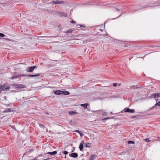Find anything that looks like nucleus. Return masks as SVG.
<instances>
[{
	"label": "nucleus",
	"instance_id": "nucleus-1",
	"mask_svg": "<svg viewBox=\"0 0 160 160\" xmlns=\"http://www.w3.org/2000/svg\"><path fill=\"white\" fill-rule=\"evenodd\" d=\"M10 88V87L8 84L5 83L3 85L0 86V93H2V91H8Z\"/></svg>",
	"mask_w": 160,
	"mask_h": 160
},
{
	"label": "nucleus",
	"instance_id": "nucleus-2",
	"mask_svg": "<svg viewBox=\"0 0 160 160\" xmlns=\"http://www.w3.org/2000/svg\"><path fill=\"white\" fill-rule=\"evenodd\" d=\"M13 86L15 88L18 89L24 88L25 87L24 85L21 84H14Z\"/></svg>",
	"mask_w": 160,
	"mask_h": 160
},
{
	"label": "nucleus",
	"instance_id": "nucleus-3",
	"mask_svg": "<svg viewBox=\"0 0 160 160\" xmlns=\"http://www.w3.org/2000/svg\"><path fill=\"white\" fill-rule=\"evenodd\" d=\"M37 67L36 66H33L28 67L27 68L26 70L28 72H32L33 71L34 69L37 68Z\"/></svg>",
	"mask_w": 160,
	"mask_h": 160
},
{
	"label": "nucleus",
	"instance_id": "nucleus-4",
	"mask_svg": "<svg viewBox=\"0 0 160 160\" xmlns=\"http://www.w3.org/2000/svg\"><path fill=\"white\" fill-rule=\"evenodd\" d=\"M125 110V112H128L129 113H134V110L132 109H131L129 108H125L123 110Z\"/></svg>",
	"mask_w": 160,
	"mask_h": 160
},
{
	"label": "nucleus",
	"instance_id": "nucleus-5",
	"mask_svg": "<svg viewBox=\"0 0 160 160\" xmlns=\"http://www.w3.org/2000/svg\"><path fill=\"white\" fill-rule=\"evenodd\" d=\"M84 140H82V141L80 143L79 147V148L80 150L81 151H83L82 149L83 148V145L84 144Z\"/></svg>",
	"mask_w": 160,
	"mask_h": 160
},
{
	"label": "nucleus",
	"instance_id": "nucleus-6",
	"mask_svg": "<svg viewBox=\"0 0 160 160\" xmlns=\"http://www.w3.org/2000/svg\"><path fill=\"white\" fill-rule=\"evenodd\" d=\"M69 156L74 158H76L78 157V154L76 152L72 153L69 154Z\"/></svg>",
	"mask_w": 160,
	"mask_h": 160
},
{
	"label": "nucleus",
	"instance_id": "nucleus-7",
	"mask_svg": "<svg viewBox=\"0 0 160 160\" xmlns=\"http://www.w3.org/2000/svg\"><path fill=\"white\" fill-rule=\"evenodd\" d=\"M51 3H53L55 4H59L63 3L64 2L62 1L56 0L55 1H53L52 2H51Z\"/></svg>",
	"mask_w": 160,
	"mask_h": 160
},
{
	"label": "nucleus",
	"instance_id": "nucleus-8",
	"mask_svg": "<svg viewBox=\"0 0 160 160\" xmlns=\"http://www.w3.org/2000/svg\"><path fill=\"white\" fill-rule=\"evenodd\" d=\"M40 76V74L39 73H37L36 74L32 75V74H29L27 75V76L28 77H39Z\"/></svg>",
	"mask_w": 160,
	"mask_h": 160
},
{
	"label": "nucleus",
	"instance_id": "nucleus-9",
	"mask_svg": "<svg viewBox=\"0 0 160 160\" xmlns=\"http://www.w3.org/2000/svg\"><path fill=\"white\" fill-rule=\"evenodd\" d=\"M96 156L94 154L91 155L89 157V160H93L94 159Z\"/></svg>",
	"mask_w": 160,
	"mask_h": 160
},
{
	"label": "nucleus",
	"instance_id": "nucleus-10",
	"mask_svg": "<svg viewBox=\"0 0 160 160\" xmlns=\"http://www.w3.org/2000/svg\"><path fill=\"white\" fill-rule=\"evenodd\" d=\"M60 14L62 16L66 17L67 16V14L66 13L63 12H59Z\"/></svg>",
	"mask_w": 160,
	"mask_h": 160
},
{
	"label": "nucleus",
	"instance_id": "nucleus-11",
	"mask_svg": "<svg viewBox=\"0 0 160 160\" xmlns=\"http://www.w3.org/2000/svg\"><path fill=\"white\" fill-rule=\"evenodd\" d=\"M61 94H63L65 95H68L70 93L68 91H61Z\"/></svg>",
	"mask_w": 160,
	"mask_h": 160
},
{
	"label": "nucleus",
	"instance_id": "nucleus-12",
	"mask_svg": "<svg viewBox=\"0 0 160 160\" xmlns=\"http://www.w3.org/2000/svg\"><path fill=\"white\" fill-rule=\"evenodd\" d=\"M57 153V152L56 151H54L52 152H47V154H49L51 155H55Z\"/></svg>",
	"mask_w": 160,
	"mask_h": 160
},
{
	"label": "nucleus",
	"instance_id": "nucleus-13",
	"mask_svg": "<svg viewBox=\"0 0 160 160\" xmlns=\"http://www.w3.org/2000/svg\"><path fill=\"white\" fill-rule=\"evenodd\" d=\"M54 93L55 94L59 95L61 94V91L60 90H56L54 91Z\"/></svg>",
	"mask_w": 160,
	"mask_h": 160
},
{
	"label": "nucleus",
	"instance_id": "nucleus-14",
	"mask_svg": "<svg viewBox=\"0 0 160 160\" xmlns=\"http://www.w3.org/2000/svg\"><path fill=\"white\" fill-rule=\"evenodd\" d=\"M91 143L87 142L84 144V146L86 148H89L91 146Z\"/></svg>",
	"mask_w": 160,
	"mask_h": 160
},
{
	"label": "nucleus",
	"instance_id": "nucleus-15",
	"mask_svg": "<svg viewBox=\"0 0 160 160\" xmlns=\"http://www.w3.org/2000/svg\"><path fill=\"white\" fill-rule=\"evenodd\" d=\"M68 114L70 115H73L74 114H78V112L75 111H69L68 112Z\"/></svg>",
	"mask_w": 160,
	"mask_h": 160
},
{
	"label": "nucleus",
	"instance_id": "nucleus-16",
	"mask_svg": "<svg viewBox=\"0 0 160 160\" xmlns=\"http://www.w3.org/2000/svg\"><path fill=\"white\" fill-rule=\"evenodd\" d=\"M152 96L154 98L160 97V94L159 93H157L153 94L152 95Z\"/></svg>",
	"mask_w": 160,
	"mask_h": 160
},
{
	"label": "nucleus",
	"instance_id": "nucleus-17",
	"mask_svg": "<svg viewBox=\"0 0 160 160\" xmlns=\"http://www.w3.org/2000/svg\"><path fill=\"white\" fill-rule=\"evenodd\" d=\"M88 105V103H84L81 104V105L82 107H84L85 109H87Z\"/></svg>",
	"mask_w": 160,
	"mask_h": 160
},
{
	"label": "nucleus",
	"instance_id": "nucleus-18",
	"mask_svg": "<svg viewBox=\"0 0 160 160\" xmlns=\"http://www.w3.org/2000/svg\"><path fill=\"white\" fill-rule=\"evenodd\" d=\"M75 132L78 133V134H80V136L81 137H82L83 135V134L81 133L80 132L79 130H75Z\"/></svg>",
	"mask_w": 160,
	"mask_h": 160
},
{
	"label": "nucleus",
	"instance_id": "nucleus-19",
	"mask_svg": "<svg viewBox=\"0 0 160 160\" xmlns=\"http://www.w3.org/2000/svg\"><path fill=\"white\" fill-rule=\"evenodd\" d=\"M73 31V30L72 29H70L69 30L66 31L65 32L66 33H71Z\"/></svg>",
	"mask_w": 160,
	"mask_h": 160
},
{
	"label": "nucleus",
	"instance_id": "nucleus-20",
	"mask_svg": "<svg viewBox=\"0 0 160 160\" xmlns=\"http://www.w3.org/2000/svg\"><path fill=\"white\" fill-rule=\"evenodd\" d=\"M11 109L10 108L6 110L5 111H4V112H10L11 111Z\"/></svg>",
	"mask_w": 160,
	"mask_h": 160
},
{
	"label": "nucleus",
	"instance_id": "nucleus-21",
	"mask_svg": "<svg viewBox=\"0 0 160 160\" xmlns=\"http://www.w3.org/2000/svg\"><path fill=\"white\" fill-rule=\"evenodd\" d=\"M128 144H134L135 143V142L133 141H129L128 142Z\"/></svg>",
	"mask_w": 160,
	"mask_h": 160
},
{
	"label": "nucleus",
	"instance_id": "nucleus-22",
	"mask_svg": "<svg viewBox=\"0 0 160 160\" xmlns=\"http://www.w3.org/2000/svg\"><path fill=\"white\" fill-rule=\"evenodd\" d=\"M138 116L135 115V116H132L131 117V118H132V119H133V118H138Z\"/></svg>",
	"mask_w": 160,
	"mask_h": 160
},
{
	"label": "nucleus",
	"instance_id": "nucleus-23",
	"mask_svg": "<svg viewBox=\"0 0 160 160\" xmlns=\"http://www.w3.org/2000/svg\"><path fill=\"white\" fill-rule=\"evenodd\" d=\"M157 105L160 106V101L155 104V106H156Z\"/></svg>",
	"mask_w": 160,
	"mask_h": 160
},
{
	"label": "nucleus",
	"instance_id": "nucleus-24",
	"mask_svg": "<svg viewBox=\"0 0 160 160\" xmlns=\"http://www.w3.org/2000/svg\"><path fill=\"white\" fill-rule=\"evenodd\" d=\"M39 126L41 128H44L45 127L42 124H40Z\"/></svg>",
	"mask_w": 160,
	"mask_h": 160
},
{
	"label": "nucleus",
	"instance_id": "nucleus-25",
	"mask_svg": "<svg viewBox=\"0 0 160 160\" xmlns=\"http://www.w3.org/2000/svg\"><path fill=\"white\" fill-rule=\"evenodd\" d=\"M5 36V35L2 33H0V37H4Z\"/></svg>",
	"mask_w": 160,
	"mask_h": 160
},
{
	"label": "nucleus",
	"instance_id": "nucleus-26",
	"mask_svg": "<svg viewBox=\"0 0 160 160\" xmlns=\"http://www.w3.org/2000/svg\"><path fill=\"white\" fill-rule=\"evenodd\" d=\"M3 39H5L6 40H8V41H12V39H9V38H4Z\"/></svg>",
	"mask_w": 160,
	"mask_h": 160
},
{
	"label": "nucleus",
	"instance_id": "nucleus-27",
	"mask_svg": "<svg viewBox=\"0 0 160 160\" xmlns=\"http://www.w3.org/2000/svg\"><path fill=\"white\" fill-rule=\"evenodd\" d=\"M145 141L146 142H148L150 141V140H149V139L146 138V139H145Z\"/></svg>",
	"mask_w": 160,
	"mask_h": 160
},
{
	"label": "nucleus",
	"instance_id": "nucleus-28",
	"mask_svg": "<svg viewBox=\"0 0 160 160\" xmlns=\"http://www.w3.org/2000/svg\"><path fill=\"white\" fill-rule=\"evenodd\" d=\"M63 153H64V154L65 155H66L68 153V152L66 151H65L63 152Z\"/></svg>",
	"mask_w": 160,
	"mask_h": 160
},
{
	"label": "nucleus",
	"instance_id": "nucleus-29",
	"mask_svg": "<svg viewBox=\"0 0 160 160\" xmlns=\"http://www.w3.org/2000/svg\"><path fill=\"white\" fill-rule=\"evenodd\" d=\"M107 115V113L106 112H104L102 114V115L103 116H106Z\"/></svg>",
	"mask_w": 160,
	"mask_h": 160
},
{
	"label": "nucleus",
	"instance_id": "nucleus-30",
	"mask_svg": "<svg viewBox=\"0 0 160 160\" xmlns=\"http://www.w3.org/2000/svg\"><path fill=\"white\" fill-rule=\"evenodd\" d=\"M155 105L154 106H153V107H152V108H150V109L148 110V111H149V110H151L152 109L154 108V107H155Z\"/></svg>",
	"mask_w": 160,
	"mask_h": 160
},
{
	"label": "nucleus",
	"instance_id": "nucleus-31",
	"mask_svg": "<svg viewBox=\"0 0 160 160\" xmlns=\"http://www.w3.org/2000/svg\"><path fill=\"white\" fill-rule=\"evenodd\" d=\"M82 26H81V25L80 24H78L77 25V27L78 28H80Z\"/></svg>",
	"mask_w": 160,
	"mask_h": 160
},
{
	"label": "nucleus",
	"instance_id": "nucleus-32",
	"mask_svg": "<svg viewBox=\"0 0 160 160\" xmlns=\"http://www.w3.org/2000/svg\"><path fill=\"white\" fill-rule=\"evenodd\" d=\"M70 22L72 23H76V22H75L73 20H72V21H70Z\"/></svg>",
	"mask_w": 160,
	"mask_h": 160
},
{
	"label": "nucleus",
	"instance_id": "nucleus-33",
	"mask_svg": "<svg viewBox=\"0 0 160 160\" xmlns=\"http://www.w3.org/2000/svg\"><path fill=\"white\" fill-rule=\"evenodd\" d=\"M109 119V117H107V118H104L102 119V120H107V119Z\"/></svg>",
	"mask_w": 160,
	"mask_h": 160
},
{
	"label": "nucleus",
	"instance_id": "nucleus-34",
	"mask_svg": "<svg viewBox=\"0 0 160 160\" xmlns=\"http://www.w3.org/2000/svg\"><path fill=\"white\" fill-rule=\"evenodd\" d=\"M117 83H113V86L114 87H116L117 86Z\"/></svg>",
	"mask_w": 160,
	"mask_h": 160
},
{
	"label": "nucleus",
	"instance_id": "nucleus-35",
	"mask_svg": "<svg viewBox=\"0 0 160 160\" xmlns=\"http://www.w3.org/2000/svg\"><path fill=\"white\" fill-rule=\"evenodd\" d=\"M148 6H145L144 7H141L140 8H139V9H142V8H145L146 7H147Z\"/></svg>",
	"mask_w": 160,
	"mask_h": 160
},
{
	"label": "nucleus",
	"instance_id": "nucleus-36",
	"mask_svg": "<svg viewBox=\"0 0 160 160\" xmlns=\"http://www.w3.org/2000/svg\"><path fill=\"white\" fill-rule=\"evenodd\" d=\"M17 78V77L13 76V77H12L11 78V79H14V78Z\"/></svg>",
	"mask_w": 160,
	"mask_h": 160
},
{
	"label": "nucleus",
	"instance_id": "nucleus-37",
	"mask_svg": "<svg viewBox=\"0 0 160 160\" xmlns=\"http://www.w3.org/2000/svg\"><path fill=\"white\" fill-rule=\"evenodd\" d=\"M115 10L117 11H120V10L117 8L115 9Z\"/></svg>",
	"mask_w": 160,
	"mask_h": 160
},
{
	"label": "nucleus",
	"instance_id": "nucleus-38",
	"mask_svg": "<svg viewBox=\"0 0 160 160\" xmlns=\"http://www.w3.org/2000/svg\"><path fill=\"white\" fill-rule=\"evenodd\" d=\"M81 26H81V27H84V28H85L86 27L85 25H81Z\"/></svg>",
	"mask_w": 160,
	"mask_h": 160
},
{
	"label": "nucleus",
	"instance_id": "nucleus-39",
	"mask_svg": "<svg viewBox=\"0 0 160 160\" xmlns=\"http://www.w3.org/2000/svg\"><path fill=\"white\" fill-rule=\"evenodd\" d=\"M46 113L47 114V115H48L49 114V113H48V112H46Z\"/></svg>",
	"mask_w": 160,
	"mask_h": 160
},
{
	"label": "nucleus",
	"instance_id": "nucleus-40",
	"mask_svg": "<svg viewBox=\"0 0 160 160\" xmlns=\"http://www.w3.org/2000/svg\"><path fill=\"white\" fill-rule=\"evenodd\" d=\"M64 158H66V156H65Z\"/></svg>",
	"mask_w": 160,
	"mask_h": 160
},
{
	"label": "nucleus",
	"instance_id": "nucleus-41",
	"mask_svg": "<svg viewBox=\"0 0 160 160\" xmlns=\"http://www.w3.org/2000/svg\"><path fill=\"white\" fill-rule=\"evenodd\" d=\"M131 160H134V159H132Z\"/></svg>",
	"mask_w": 160,
	"mask_h": 160
},
{
	"label": "nucleus",
	"instance_id": "nucleus-42",
	"mask_svg": "<svg viewBox=\"0 0 160 160\" xmlns=\"http://www.w3.org/2000/svg\"><path fill=\"white\" fill-rule=\"evenodd\" d=\"M120 84H118V85H119V86H120Z\"/></svg>",
	"mask_w": 160,
	"mask_h": 160
}]
</instances>
